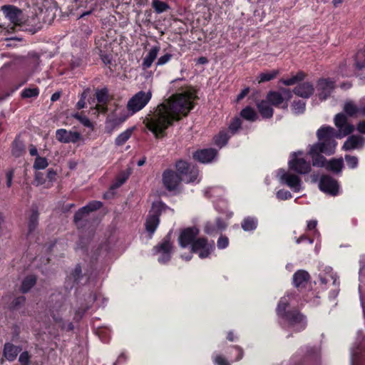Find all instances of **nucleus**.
<instances>
[{
  "mask_svg": "<svg viewBox=\"0 0 365 365\" xmlns=\"http://www.w3.org/2000/svg\"><path fill=\"white\" fill-rule=\"evenodd\" d=\"M240 115L244 119L250 121H255L258 118V115L255 110L250 107H246L245 108L242 109L240 112Z\"/></svg>",
  "mask_w": 365,
  "mask_h": 365,
  "instance_id": "31",
  "label": "nucleus"
},
{
  "mask_svg": "<svg viewBox=\"0 0 365 365\" xmlns=\"http://www.w3.org/2000/svg\"><path fill=\"white\" fill-rule=\"evenodd\" d=\"M272 106L287 110L288 102L292 98V92L287 88H280L278 91H269L266 96Z\"/></svg>",
  "mask_w": 365,
  "mask_h": 365,
  "instance_id": "5",
  "label": "nucleus"
},
{
  "mask_svg": "<svg viewBox=\"0 0 365 365\" xmlns=\"http://www.w3.org/2000/svg\"><path fill=\"white\" fill-rule=\"evenodd\" d=\"M319 188L322 191L331 195H336L339 190V185L336 180L328 175H324L319 181Z\"/></svg>",
  "mask_w": 365,
  "mask_h": 365,
  "instance_id": "13",
  "label": "nucleus"
},
{
  "mask_svg": "<svg viewBox=\"0 0 365 365\" xmlns=\"http://www.w3.org/2000/svg\"><path fill=\"white\" fill-rule=\"evenodd\" d=\"M182 178L175 171L166 170L163 173V184L169 191L175 190Z\"/></svg>",
  "mask_w": 365,
  "mask_h": 365,
  "instance_id": "12",
  "label": "nucleus"
},
{
  "mask_svg": "<svg viewBox=\"0 0 365 365\" xmlns=\"http://www.w3.org/2000/svg\"><path fill=\"white\" fill-rule=\"evenodd\" d=\"M357 130L363 134H365V120L360 121L357 125Z\"/></svg>",
  "mask_w": 365,
  "mask_h": 365,
  "instance_id": "64",
  "label": "nucleus"
},
{
  "mask_svg": "<svg viewBox=\"0 0 365 365\" xmlns=\"http://www.w3.org/2000/svg\"><path fill=\"white\" fill-rule=\"evenodd\" d=\"M230 137V135L228 134V131H221L215 137V143L220 148H222L227 143Z\"/></svg>",
  "mask_w": 365,
  "mask_h": 365,
  "instance_id": "33",
  "label": "nucleus"
},
{
  "mask_svg": "<svg viewBox=\"0 0 365 365\" xmlns=\"http://www.w3.org/2000/svg\"><path fill=\"white\" fill-rule=\"evenodd\" d=\"M152 98L151 91L147 92L139 91L135 93L128 102L127 108L131 115L142 110Z\"/></svg>",
  "mask_w": 365,
  "mask_h": 365,
  "instance_id": "6",
  "label": "nucleus"
},
{
  "mask_svg": "<svg viewBox=\"0 0 365 365\" xmlns=\"http://www.w3.org/2000/svg\"><path fill=\"white\" fill-rule=\"evenodd\" d=\"M133 130V128H129L118 135L115 138V144L117 145H123L130 138Z\"/></svg>",
  "mask_w": 365,
  "mask_h": 365,
  "instance_id": "38",
  "label": "nucleus"
},
{
  "mask_svg": "<svg viewBox=\"0 0 365 365\" xmlns=\"http://www.w3.org/2000/svg\"><path fill=\"white\" fill-rule=\"evenodd\" d=\"M24 151V145L21 142L14 141L12 147V153L16 157H19Z\"/></svg>",
  "mask_w": 365,
  "mask_h": 365,
  "instance_id": "44",
  "label": "nucleus"
},
{
  "mask_svg": "<svg viewBox=\"0 0 365 365\" xmlns=\"http://www.w3.org/2000/svg\"><path fill=\"white\" fill-rule=\"evenodd\" d=\"M216 229L217 228H216L215 225L210 223V222H207L205 226L204 230L208 235H213V234L217 232Z\"/></svg>",
  "mask_w": 365,
  "mask_h": 365,
  "instance_id": "57",
  "label": "nucleus"
},
{
  "mask_svg": "<svg viewBox=\"0 0 365 365\" xmlns=\"http://www.w3.org/2000/svg\"><path fill=\"white\" fill-rule=\"evenodd\" d=\"M305 77V74L300 71L298 72L295 76L287 79H281L280 82L285 86H292L299 81H302Z\"/></svg>",
  "mask_w": 365,
  "mask_h": 365,
  "instance_id": "32",
  "label": "nucleus"
},
{
  "mask_svg": "<svg viewBox=\"0 0 365 365\" xmlns=\"http://www.w3.org/2000/svg\"><path fill=\"white\" fill-rule=\"evenodd\" d=\"M289 168L299 174H306L310 172L309 161L304 159L302 152L293 153L289 160Z\"/></svg>",
  "mask_w": 365,
  "mask_h": 365,
  "instance_id": "7",
  "label": "nucleus"
},
{
  "mask_svg": "<svg viewBox=\"0 0 365 365\" xmlns=\"http://www.w3.org/2000/svg\"><path fill=\"white\" fill-rule=\"evenodd\" d=\"M217 151L212 148L202 149L196 151L193 154V158L202 163L211 162L216 156Z\"/></svg>",
  "mask_w": 365,
  "mask_h": 365,
  "instance_id": "18",
  "label": "nucleus"
},
{
  "mask_svg": "<svg viewBox=\"0 0 365 365\" xmlns=\"http://www.w3.org/2000/svg\"><path fill=\"white\" fill-rule=\"evenodd\" d=\"M35 181L36 182L37 185H42L45 182V179L43 178V175L41 173H37L35 176Z\"/></svg>",
  "mask_w": 365,
  "mask_h": 365,
  "instance_id": "63",
  "label": "nucleus"
},
{
  "mask_svg": "<svg viewBox=\"0 0 365 365\" xmlns=\"http://www.w3.org/2000/svg\"><path fill=\"white\" fill-rule=\"evenodd\" d=\"M214 362L217 365H230L229 362L222 356L217 355L214 358Z\"/></svg>",
  "mask_w": 365,
  "mask_h": 365,
  "instance_id": "58",
  "label": "nucleus"
},
{
  "mask_svg": "<svg viewBox=\"0 0 365 365\" xmlns=\"http://www.w3.org/2000/svg\"><path fill=\"white\" fill-rule=\"evenodd\" d=\"M56 139L63 143H76L81 139V135L76 131L67 130L66 129H58L56 131Z\"/></svg>",
  "mask_w": 365,
  "mask_h": 365,
  "instance_id": "14",
  "label": "nucleus"
},
{
  "mask_svg": "<svg viewBox=\"0 0 365 365\" xmlns=\"http://www.w3.org/2000/svg\"><path fill=\"white\" fill-rule=\"evenodd\" d=\"M130 173H123L118 179L115 183L112 185V188H118L121 186L128 179Z\"/></svg>",
  "mask_w": 365,
  "mask_h": 365,
  "instance_id": "51",
  "label": "nucleus"
},
{
  "mask_svg": "<svg viewBox=\"0 0 365 365\" xmlns=\"http://www.w3.org/2000/svg\"><path fill=\"white\" fill-rule=\"evenodd\" d=\"M288 304L289 295L281 298L277 308V315L284 320V327L295 331L304 329L307 325L305 317L297 310L286 312Z\"/></svg>",
  "mask_w": 365,
  "mask_h": 365,
  "instance_id": "3",
  "label": "nucleus"
},
{
  "mask_svg": "<svg viewBox=\"0 0 365 365\" xmlns=\"http://www.w3.org/2000/svg\"><path fill=\"white\" fill-rule=\"evenodd\" d=\"M199 234V230L196 227H187L182 231L178 240L182 247H186L195 242V237Z\"/></svg>",
  "mask_w": 365,
  "mask_h": 365,
  "instance_id": "15",
  "label": "nucleus"
},
{
  "mask_svg": "<svg viewBox=\"0 0 365 365\" xmlns=\"http://www.w3.org/2000/svg\"><path fill=\"white\" fill-rule=\"evenodd\" d=\"M88 213L86 209L83 207L79 209L74 215V221L77 224L78 222L82 220Z\"/></svg>",
  "mask_w": 365,
  "mask_h": 365,
  "instance_id": "48",
  "label": "nucleus"
},
{
  "mask_svg": "<svg viewBox=\"0 0 365 365\" xmlns=\"http://www.w3.org/2000/svg\"><path fill=\"white\" fill-rule=\"evenodd\" d=\"M182 81L179 78L171 82L176 93L158 105L144 120L146 127L156 138L163 136L173 122L186 116L194 107L193 102L197 98L195 91L190 86H180Z\"/></svg>",
  "mask_w": 365,
  "mask_h": 365,
  "instance_id": "1",
  "label": "nucleus"
},
{
  "mask_svg": "<svg viewBox=\"0 0 365 365\" xmlns=\"http://www.w3.org/2000/svg\"><path fill=\"white\" fill-rule=\"evenodd\" d=\"M89 309V307H87L86 308H84V309H78L76 312V314H75V317H74V319L76 320H79L81 319L83 314H85V312H86V310H88Z\"/></svg>",
  "mask_w": 365,
  "mask_h": 365,
  "instance_id": "61",
  "label": "nucleus"
},
{
  "mask_svg": "<svg viewBox=\"0 0 365 365\" xmlns=\"http://www.w3.org/2000/svg\"><path fill=\"white\" fill-rule=\"evenodd\" d=\"M38 224V212L36 210H32L29 219V233L36 230Z\"/></svg>",
  "mask_w": 365,
  "mask_h": 365,
  "instance_id": "30",
  "label": "nucleus"
},
{
  "mask_svg": "<svg viewBox=\"0 0 365 365\" xmlns=\"http://www.w3.org/2000/svg\"><path fill=\"white\" fill-rule=\"evenodd\" d=\"M355 65L359 70L365 68V48L359 51L356 54Z\"/></svg>",
  "mask_w": 365,
  "mask_h": 365,
  "instance_id": "36",
  "label": "nucleus"
},
{
  "mask_svg": "<svg viewBox=\"0 0 365 365\" xmlns=\"http://www.w3.org/2000/svg\"><path fill=\"white\" fill-rule=\"evenodd\" d=\"M102 206V202L100 201H92L83 207L86 209L88 213L97 210Z\"/></svg>",
  "mask_w": 365,
  "mask_h": 365,
  "instance_id": "43",
  "label": "nucleus"
},
{
  "mask_svg": "<svg viewBox=\"0 0 365 365\" xmlns=\"http://www.w3.org/2000/svg\"><path fill=\"white\" fill-rule=\"evenodd\" d=\"M277 177L281 182L287 185L294 192L301 190V179L298 175L281 169L278 170Z\"/></svg>",
  "mask_w": 365,
  "mask_h": 365,
  "instance_id": "11",
  "label": "nucleus"
},
{
  "mask_svg": "<svg viewBox=\"0 0 365 365\" xmlns=\"http://www.w3.org/2000/svg\"><path fill=\"white\" fill-rule=\"evenodd\" d=\"M229 245V239L225 235H220L217 242V248L220 250L225 249Z\"/></svg>",
  "mask_w": 365,
  "mask_h": 365,
  "instance_id": "45",
  "label": "nucleus"
},
{
  "mask_svg": "<svg viewBox=\"0 0 365 365\" xmlns=\"http://www.w3.org/2000/svg\"><path fill=\"white\" fill-rule=\"evenodd\" d=\"M127 117V115H123L118 118L117 117V114L112 113L108 116L106 123L107 125H110L112 126L118 125L123 122H124L126 120Z\"/></svg>",
  "mask_w": 365,
  "mask_h": 365,
  "instance_id": "34",
  "label": "nucleus"
},
{
  "mask_svg": "<svg viewBox=\"0 0 365 365\" xmlns=\"http://www.w3.org/2000/svg\"><path fill=\"white\" fill-rule=\"evenodd\" d=\"M130 173H123L118 179L115 183L112 185V188H118L121 186L128 179Z\"/></svg>",
  "mask_w": 365,
  "mask_h": 365,
  "instance_id": "52",
  "label": "nucleus"
},
{
  "mask_svg": "<svg viewBox=\"0 0 365 365\" xmlns=\"http://www.w3.org/2000/svg\"><path fill=\"white\" fill-rule=\"evenodd\" d=\"M292 110L295 114L302 113L305 110V103L303 101H294L292 105Z\"/></svg>",
  "mask_w": 365,
  "mask_h": 365,
  "instance_id": "39",
  "label": "nucleus"
},
{
  "mask_svg": "<svg viewBox=\"0 0 365 365\" xmlns=\"http://www.w3.org/2000/svg\"><path fill=\"white\" fill-rule=\"evenodd\" d=\"M81 268L80 266H76L73 272V277L76 282L78 281L81 276Z\"/></svg>",
  "mask_w": 365,
  "mask_h": 365,
  "instance_id": "59",
  "label": "nucleus"
},
{
  "mask_svg": "<svg viewBox=\"0 0 365 365\" xmlns=\"http://www.w3.org/2000/svg\"><path fill=\"white\" fill-rule=\"evenodd\" d=\"M24 302H25L24 297H23V296L18 297L13 300V302L11 303V307L14 309H18L21 305H23L24 304Z\"/></svg>",
  "mask_w": 365,
  "mask_h": 365,
  "instance_id": "55",
  "label": "nucleus"
},
{
  "mask_svg": "<svg viewBox=\"0 0 365 365\" xmlns=\"http://www.w3.org/2000/svg\"><path fill=\"white\" fill-rule=\"evenodd\" d=\"M319 98L326 100L334 88V82L329 79H321L318 81Z\"/></svg>",
  "mask_w": 365,
  "mask_h": 365,
  "instance_id": "17",
  "label": "nucleus"
},
{
  "mask_svg": "<svg viewBox=\"0 0 365 365\" xmlns=\"http://www.w3.org/2000/svg\"><path fill=\"white\" fill-rule=\"evenodd\" d=\"M175 167L178 173V174L185 182H194L198 176V170L185 161L179 160L177 162Z\"/></svg>",
  "mask_w": 365,
  "mask_h": 365,
  "instance_id": "8",
  "label": "nucleus"
},
{
  "mask_svg": "<svg viewBox=\"0 0 365 365\" xmlns=\"http://www.w3.org/2000/svg\"><path fill=\"white\" fill-rule=\"evenodd\" d=\"M278 73L279 72L277 70H272L269 72L261 73L259 74V76L257 77L258 83H261L263 82L269 81L274 79V78H276Z\"/></svg>",
  "mask_w": 365,
  "mask_h": 365,
  "instance_id": "35",
  "label": "nucleus"
},
{
  "mask_svg": "<svg viewBox=\"0 0 365 365\" xmlns=\"http://www.w3.org/2000/svg\"><path fill=\"white\" fill-rule=\"evenodd\" d=\"M130 173H123L118 179L115 183L112 185V188H118L121 186L128 179Z\"/></svg>",
  "mask_w": 365,
  "mask_h": 365,
  "instance_id": "50",
  "label": "nucleus"
},
{
  "mask_svg": "<svg viewBox=\"0 0 365 365\" xmlns=\"http://www.w3.org/2000/svg\"><path fill=\"white\" fill-rule=\"evenodd\" d=\"M214 250V242L209 243L207 240L204 237L197 239L191 246L192 252L197 253L201 259L208 257Z\"/></svg>",
  "mask_w": 365,
  "mask_h": 365,
  "instance_id": "9",
  "label": "nucleus"
},
{
  "mask_svg": "<svg viewBox=\"0 0 365 365\" xmlns=\"http://www.w3.org/2000/svg\"><path fill=\"white\" fill-rule=\"evenodd\" d=\"M242 228L246 231H253L257 228V220L252 217H245L241 223Z\"/></svg>",
  "mask_w": 365,
  "mask_h": 365,
  "instance_id": "29",
  "label": "nucleus"
},
{
  "mask_svg": "<svg viewBox=\"0 0 365 365\" xmlns=\"http://www.w3.org/2000/svg\"><path fill=\"white\" fill-rule=\"evenodd\" d=\"M314 91V89L312 84L304 82L296 86L293 93L302 98H308L313 94Z\"/></svg>",
  "mask_w": 365,
  "mask_h": 365,
  "instance_id": "21",
  "label": "nucleus"
},
{
  "mask_svg": "<svg viewBox=\"0 0 365 365\" xmlns=\"http://www.w3.org/2000/svg\"><path fill=\"white\" fill-rule=\"evenodd\" d=\"M21 349L11 343H6L4 348V356L10 361H14L18 354L20 352Z\"/></svg>",
  "mask_w": 365,
  "mask_h": 365,
  "instance_id": "26",
  "label": "nucleus"
},
{
  "mask_svg": "<svg viewBox=\"0 0 365 365\" xmlns=\"http://www.w3.org/2000/svg\"><path fill=\"white\" fill-rule=\"evenodd\" d=\"M241 121L239 118L234 119L229 125V131L232 135L236 133V131L240 128Z\"/></svg>",
  "mask_w": 365,
  "mask_h": 365,
  "instance_id": "47",
  "label": "nucleus"
},
{
  "mask_svg": "<svg viewBox=\"0 0 365 365\" xmlns=\"http://www.w3.org/2000/svg\"><path fill=\"white\" fill-rule=\"evenodd\" d=\"M215 226L217 228L216 230H217V232H218V231L225 229V227H227V225L221 219H217L216 221Z\"/></svg>",
  "mask_w": 365,
  "mask_h": 365,
  "instance_id": "62",
  "label": "nucleus"
},
{
  "mask_svg": "<svg viewBox=\"0 0 365 365\" xmlns=\"http://www.w3.org/2000/svg\"><path fill=\"white\" fill-rule=\"evenodd\" d=\"M66 311V306L61 304L54 306L51 310V315H52L53 320L56 323H58L59 325L62 328H64V326L62 322H63V316Z\"/></svg>",
  "mask_w": 365,
  "mask_h": 365,
  "instance_id": "27",
  "label": "nucleus"
},
{
  "mask_svg": "<svg viewBox=\"0 0 365 365\" xmlns=\"http://www.w3.org/2000/svg\"><path fill=\"white\" fill-rule=\"evenodd\" d=\"M14 176V170H9L6 173V185L10 187L12 185V178Z\"/></svg>",
  "mask_w": 365,
  "mask_h": 365,
  "instance_id": "60",
  "label": "nucleus"
},
{
  "mask_svg": "<svg viewBox=\"0 0 365 365\" xmlns=\"http://www.w3.org/2000/svg\"><path fill=\"white\" fill-rule=\"evenodd\" d=\"M270 102H269L267 98L257 103V108L260 115L264 118H270L272 117L274 110Z\"/></svg>",
  "mask_w": 365,
  "mask_h": 365,
  "instance_id": "23",
  "label": "nucleus"
},
{
  "mask_svg": "<svg viewBox=\"0 0 365 365\" xmlns=\"http://www.w3.org/2000/svg\"><path fill=\"white\" fill-rule=\"evenodd\" d=\"M73 116L76 119L78 120L84 126L87 128L92 127V123L86 116L82 115L79 113H76Z\"/></svg>",
  "mask_w": 365,
  "mask_h": 365,
  "instance_id": "46",
  "label": "nucleus"
},
{
  "mask_svg": "<svg viewBox=\"0 0 365 365\" xmlns=\"http://www.w3.org/2000/svg\"><path fill=\"white\" fill-rule=\"evenodd\" d=\"M36 281L34 276L26 277L22 282L21 290L24 293L27 292L35 284Z\"/></svg>",
  "mask_w": 365,
  "mask_h": 365,
  "instance_id": "37",
  "label": "nucleus"
},
{
  "mask_svg": "<svg viewBox=\"0 0 365 365\" xmlns=\"http://www.w3.org/2000/svg\"><path fill=\"white\" fill-rule=\"evenodd\" d=\"M172 247L170 234L166 235L160 245L154 247L155 253L159 255L158 260L160 263L165 264L170 259Z\"/></svg>",
  "mask_w": 365,
  "mask_h": 365,
  "instance_id": "10",
  "label": "nucleus"
},
{
  "mask_svg": "<svg viewBox=\"0 0 365 365\" xmlns=\"http://www.w3.org/2000/svg\"><path fill=\"white\" fill-rule=\"evenodd\" d=\"M1 10L6 17L15 26L20 25L22 23V12L20 9L11 5H5L1 7Z\"/></svg>",
  "mask_w": 365,
  "mask_h": 365,
  "instance_id": "16",
  "label": "nucleus"
},
{
  "mask_svg": "<svg viewBox=\"0 0 365 365\" xmlns=\"http://www.w3.org/2000/svg\"><path fill=\"white\" fill-rule=\"evenodd\" d=\"M153 6L158 13H162L168 9L167 4L159 0H153Z\"/></svg>",
  "mask_w": 365,
  "mask_h": 365,
  "instance_id": "42",
  "label": "nucleus"
},
{
  "mask_svg": "<svg viewBox=\"0 0 365 365\" xmlns=\"http://www.w3.org/2000/svg\"><path fill=\"white\" fill-rule=\"evenodd\" d=\"M39 94V90L37 88H25L22 93L21 96L25 98L37 97Z\"/></svg>",
  "mask_w": 365,
  "mask_h": 365,
  "instance_id": "40",
  "label": "nucleus"
},
{
  "mask_svg": "<svg viewBox=\"0 0 365 365\" xmlns=\"http://www.w3.org/2000/svg\"><path fill=\"white\" fill-rule=\"evenodd\" d=\"M162 215H168L173 217L174 215V210L168 207L161 201L153 202L145 223V230L149 232L150 237L153 235L158 227L160 223L159 217Z\"/></svg>",
  "mask_w": 365,
  "mask_h": 365,
  "instance_id": "4",
  "label": "nucleus"
},
{
  "mask_svg": "<svg viewBox=\"0 0 365 365\" xmlns=\"http://www.w3.org/2000/svg\"><path fill=\"white\" fill-rule=\"evenodd\" d=\"M30 356L27 351L22 352L19 358V361L21 365H29Z\"/></svg>",
  "mask_w": 365,
  "mask_h": 365,
  "instance_id": "56",
  "label": "nucleus"
},
{
  "mask_svg": "<svg viewBox=\"0 0 365 365\" xmlns=\"http://www.w3.org/2000/svg\"><path fill=\"white\" fill-rule=\"evenodd\" d=\"M173 57V55L170 53H165V55L160 56L156 63L157 66H163L168 62H169Z\"/></svg>",
  "mask_w": 365,
  "mask_h": 365,
  "instance_id": "54",
  "label": "nucleus"
},
{
  "mask_svg": "<svg viewBox=\"0 0 365 365\" xmlns=\"http://www.w3.org/2000/svg\"><path fill=\"white\" fill-rule=\"evenodd\" d=\"M345 160L349 168L353 169L357 167L358 158L356 157L351 155H345Z\"/></svg>",
  "mask_w": 365,
  "mask_h": 365,
  "instance_id": "49",
  "label": "nucleus"
},
{
  "mask_svg": "<svg viewBox=\"0 0 365 365\" xmlns=\"http://www.w3.org/2000/svg\"><path fill=\"white\" fill-rule=\"evenodd\" d=\"M47 166H48V162H47L46 158H42L40 156L36 157L34 164V168L35 169L41 170V169L46 168Z\"/></svg>",
  "mask_w": 365,
  "mask_h": 365,
  "instance_id": "41",
  "label": "nucleus"
},
{
  "mask_svg": "<svg viewBox=\"0 0 365 365\" xmlns=\"http://www.w3.org/2000/svg\"><path fill=\"white\" fill-rule=\"evenodd\" d=\"M343 110L344 113L350 117L361 115V99L358 104H356L351 100L346 101L344 103Z\"/></svg>",
  "mask_w": 365,
  "mask_h": 365,
  "instance_id": "24",
  "label": "nucleus"
},
{
  "mask_svg": "<svg viewBox=\"0 0 365 365\" xmlns=\"http://www.w3.org/2000/svg\"><path fill=\"white\" fill-rule=\"evenodd\" d=\"M334 121L338 132L331 126H322L317 131L318 143L310 145L308 153L312 159L314 166L324 165V157L321 155L322 153L330 155L334 153L336 146V138H341L354 130V126L348 123L344 113L336 114Z\"/></svg>",
  "mask_w": 365,
  "mask_h": 365,
  "instance_id": "2",
  "label": "nucleus"
},
{
  "mask_svg": "<svg viewBox=\"0 0 365 365\" xmlns=\"http://www.w3.org/2000/svg\"><path fill=\"white\" fill-rule=\"evenodd\" d=\"M343 160L341 158L331 159L327 162L324 158V164L321 167H325L327 170L334 173H340L343 168Z\"/></svg>",
  "mask_w": 365,
  "mask_h": 365,
  "instance_id": "28",
  "label": "nucleus"
},
{
  "mask_svg": "<svg viewBox=\"0 0 365 365\" xmlns=\"http://www.w3.org/2000/svg\"><path fill=\"white\" fill-rule=\"evenodd\" d=\"M160 51V47L158 46H153L150 49L148 54L143 58L142 66L144 70L149 68L153 61L156 59L157 56Z\"/></svg>",
  "mask_w": 365,
  "mask_h": 365,
  "instance_id": "25",
  "label": "nucleus"
},
{
  "mask_svg": "<svg viewBox=\"0 0 365 365\" xmlns=\"http://www.w3.org/2000/svg\"><path fill=\"white\" fill-rule=\"evenodd\" d=\"M365 138L360 136L353 135L347 138L343 145V149L350 150L354 149H359L364 146Z\"/></svg>",
  "mask_w": 365,
  "mask_h": 365,
  "instance_id": "19",
  "label": "nucleus"
},
{
  "mask_svg": "<svg viewBox=\"0 0 365 365\" xmlns=\"http://www.w3.org/2000/svg\"><path fill=\"white\" fill-rule=\"evenodd\" d=\"M277 197L282 200H286L292 197V194L288 190H280L277 192Z\"/></svg>",
  "mask_w": 365,
  "mask_h": 365,
  "instance_id": "53",
  "label": "nucleus"
},
{
  "mask_svg": "<svg viewBox=\"0 0 365 365\" xmlns=\"http://www.w3.org/2000/svg\"><path fill=\"white\" fill-rule=\"evenodd\" d=\"M309 279V274L304 270H298L293 276V282L297 289L306 287Z\"/></svg>",
  "mask_w": 365,
  "mask_h": 365,
  "instance_id": "22",
  "label": "nucleus"
},
{
  "mask_svg": "<svg viewBox=\"0 0 365 365\" xmlns=\"http://www.w3.org/2000/svg\"><path fill=\"white\" fill-rule=\"evenodd\" d=\"M96 96L98 103L96 106L95 108L98 113H106L107 110L106 103L108 101L107 89L98 90Z\"/></svg>",
  "mask_w": 365,
  "mask_h": 365,
  "instance_id": "20",
  "label": "nucleus"
}]
</instances>
